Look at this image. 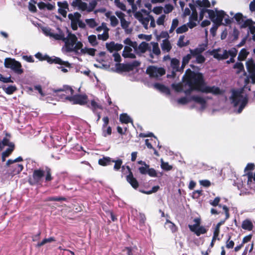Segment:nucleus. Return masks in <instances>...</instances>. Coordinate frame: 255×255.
<instances>
[{"label": "nucleus", "mask_w": 255, "mask_h": 255, "mask_svg": "<svg viewBox=\"0 0 255 255\" xmlns=\"http://www.w3.org/2000/svg\"><path fill=\"white\" fill-rule=\"evenodd\" d=\"M204 50V48L203 47L197 48L193 50L190 49V53L191 55L198 56L201 55V53H202Z\"/></svg>", "instance_id": "obj_45"}, {"label": "nucleus", "mask_w": 255, "mask_h": 255, "mask_svg": "<svg viewBox=\"0 0 255 255\" xmlns=\"http://www.w3.org/2000/svg\"><path fill=\"white\" fill-rule=\"evenodd\" d=\"M247 67L250 73L255 72V63L251 60L247 62Z\"/></svg>", "instance_id": "obj_42"}, {"label": "nucleus", "mask_w": 255, "mask_h": 255, "mask_svg": "<svg viewBox=\"0 0 255 255\" xmlns=\"http://www.w3.org/2000/svg\"><path fill=\"white\" fill-rule=\"evenodd\" d=\"M22 161H23L22 158L21 156H19L14 160L8 159L6 163V165L7 166H9L10 164H12L15 162H20Z\"/></svg>", "instance_id": "obj_58"}, {"label": "nucleus", "mask_w": 255, "mask_h": 255, "mask_svg": "<svg viewBox=\"0 0 255 255\" xmlns=\"http://www.w3.org/2000/svg\"><path fill=\"white\" fill-rule=\"evenodd\" d=\"M161 47L163 51L169 52L172 49V46L168 39H164L161 44Z\"/></svg>", "instance_id": "obj_25"}, {"label": "nucleus", "mask_w": 255, "mask_h": 255, "mask_svg": "<svg viewBox=\"0 0 255 255\" xmlns=\"http://www.w3.org/2000/svg\"><path fill=\"white\" fill-rule=\"evenodd\" d=\"M75 45V46L71 48L72 52L74 51L75 52H77L78 50L82 49V48L83 47V44L81 42H76Z\"/></svg>", "instance_id": "obj_57"}, {"label": "nucleus", "mask_w": 255, "mask_h": 255, "mask_svg": "<svg viewBox=\"0 0 255 255\" xmlns=\"http://www.w3.org/2000/svg\"><path fill=\"white\" fill-rule=\"evenodd\" d=\"M44 176V170L42 168L35 169L33 172V179L36 183H39Z\"/></svg>", "instance_id": "obj_17"}, {"label": "nucleus", "mask_w": 255, "mask_h": 255, "mask_svg": "<svg viewBox=\"0 0 255 255\" xmlns=\"http://www.w3.org/2000/svg\"><path fill=\"white\" fill-rule=\"evenodd\" d=\"M234 69H237L238 70L237 73L239 74L244 69V67L242 63L237 62L233 66Z\"/></svg>", "instance_id": "obj_56"}, {"label": "nucleus", "mask_w": 255, "mask_h": 255, "mask_svg": "<svg viewBox=\"0 0 255 255\" xmlns=\"http://www.w3.org/2000/svg\"><path fill=\"white\" fill-rule=\"evenodd\" d=\"M138 49L140 53H144L147 50H150L148 43L145 42H142L138 46Z\"/></svg>", "instance_id": "obj_30"}, {"label": "nucleus", "mask_w": 255, "mask_h": 255, "mask_svg": "<svg viewBox=\"0 0 255 255\" xmlns=\"http://www.w3.org/2000/svg\"><path fill=\"white\" fill-rule=\"evenodd\" d=\"M195 4L197 6L206 8L211 7L210 2L208 0H197L195 1Z\"/></svg>", "instance_id": "obj_28"}, {"label": "nucleus", "mask_w": 255, "mask_h": 255, "mask_svg": "<svg viewBox=\"0 0 255 255\" xmlns=\"http://www.w3.org/2000/svg\"><path fill=\"white\" fill-rule=\"evenodd\" d=\"M231 99V103L233 104L234 107H237L240 103V105L237 111L238 114H240L242 112L248 102V98L244 97L242 95V92L239 90H233Z\"/></svg>", "instance_id": "obj_3"}, {"label": "nucleus", "mask_w": 255, "mask_h": 255, "mask_svg": "<svg viewBox=\"0 0 255 255\" xmlns=\"http://www.w3.org/2000/svg\"><path fill=\"white\" fill-rule=\"evenodd\" d=\"M139 224L140 226H144L146 220L145 215L143 213H139Z\"/></svg>", "instance_id": "obj_63"}, {"label": "nucleus", "mask_w": 255, "mask_h": 255, "mask_svg": "<svg viewBox=\"0 0 255 255\" xmlns=\"http://www.w3.org/2000/svg\"><path fill=\"white\" fill-rule=\"evenodd\" d=\"M81 52L85 53L87 52L88 54L91 56H94L95 55L96 49L94 48H85L81 50Z\"/></svg>", "instance_id": "obj_54"}, {"label": "nucleus", "mask_w": 255, "mask_h": 255, "mask_svg": "<svg viewBox=\"0 0 255 255\" xmlns=\"http://www.w3.org/2000/svg\"><path fill=\"white\" fill-rule=\"evenodd\" d=\"M46 61L49 64H56L60 65H64L66 67L71 68V65L68 61H63L59 57L56 56L49 57L48 55L47 56Z\"/></svg>", "instance_id": "obj_10"}, {"label": "nucleus", "mask_w": 255, "mask_h": 255, "mask_svg": "<svg viewBox=\"0 0 255 255\" xmlns=\"http://www.w3.org/2000/svg\"><path fill=\"white\" fill-rule=\"evenodd\" d=\"M161 167L162 169L165 171H170L172 169V166L169 165L168 162H164L162 159H161Z\"/></svg>", "instance_id": "obj_48"}, {"label": "nucleus", "mask_w": 255, "mask_h": 255, "mask_svg": "<svg viewBox=\"0 0 255 255\" xmlns=\"http://www.w3.org/2000/svg\"><path fill=\"white\" fill-rule=\"evenodd\" d=\"M4 66L7 68L11 69L14 73L21 74L23 73L21 63L14 59L6 58L4 60Z\"/></svg>", "instance_id": "obj_5"}, {"label": "nucleus", "mask_w": 255, "mask_h": 255, "mask_svg": "<svg viewBox=\"0 0 255 255\" xmlns=\"http://www.w3.org/2000/svg\"><path fill=\"white\" fill-rule=\"evenodd\" d=\"M34 89L36 93L40 95L39 99L41 100H44V98L46 96V94L43 90L41 86L40 85H35L34 86Z\"/></svg>", "instance_id": "obj_29"}, {"label": "nucleus", "mask_w": 255, "mask_h": 255, "mask_svg": "<svg viewBox=\"0 0 255 255\" xmlns=\"http://www.w3.org/2000/svg\"><path fill=\"white\" fill-rule=\"evenodd\" d=\"M127 168L128 170L129 173L126 176V180L128 183L132 186L134 189H136L139 187V183L136 179L133 177L132 172L131 171L130 167L128 166Z\"/></svg>", "instance_id": "obj_13"}, {"label": "nucleus", "mask_w": 255, "mask_h": 255, "mask_svg": "<svg viewBox=\"0 0 255 255\" xmlns=\"http://www.w3.org/2000/svg\"><path fill=\"white\" fill-rule=\"evenodd\" d=\"M253 23V21L251 19H248L246 20H244V21L241 24V28H246L247 26L250 27L251 25H252Z\"/></svg>", "instance_id": "obj_60"}, {"label": "nucleus", "mask_w": 255, "mask_h": 255, "mask_svg": "<svg viewBox=\"0 0 255 255\" xmlns=\"http://www.w3.org/2000/svg\"><path fill=\"white\" fill-rule=\"evenodd\" d=\"M116 5L123 11L126 10V6L124 3L121 2L120 0H115Z\"/></svg>", "instance_id": "obj_59"}, {"label": "nucleus", "mask_w": 255, "mask_h": 255, "mask_svg": "<svg viewBox=\"0 0 255 255\" xmlns=\"http://www.w3.org/2000/svg\"><path fill=\"white\" fill-rule=\"evenodd\" d=\"M97 4V2H96V0H92L90 3H89V7L87 6V11L88 12H92L94 10L95 8L96 7V5Z\"/></svg>", "instance_id": "obj_55"}, {"label": "nucleus", "mask_w": 255, "mask_h": 255, "mask_svg": "<svg viewBox=\"0 0 255 255\" xmlns=\"http://www.w3.org/2000/svg\"><path fill=\"white\" fill-rule=\"evenodd\" d=\"M93 111V112L96 113V111L97 109L103 110V107L102 105L99 104L94 100H93L91 102V106H89Z\"/></svg>", "instance_id": "obj_34"}, {"label": "nucleus", "mask_w": 255, "mask_h": 255, "mask_svg": "<svg viewBox=\"0 0 255 255\" xmlns=\"http://www.w3.org/2000/svg\"><path fill=\"white\" fill-rule=\"evenodd\" d=\"M54 241H55V239L54 237H50L49 238H45L41 242L38 243L36 245V247H40L47 243H51L52 242H54Z\"/></svg>", "instance_id": "obj_39"}, {"label": "nucleus", "mask_w": 255, "mask_h": 255, "mask_svg": "<svg viewBox=\"0 0 255 255\" xmlns=\"http://www.w3.org/2000/svg\"><path fill=\"white\" fill-rule=\"evenodd\" d=\"M188 30V28L187 25L183 24L182 26L178 27L176 29V32L177 34H181L187 32Z\"/></svg>", "instance_id": "obj_51"}, {"label": "nucleus", "mask_w": 255, "mask_h": 255, "mask_svg": "<svg viewBox=\"0 0 255 255\" xmlns=\"http://www.w3.org/2000/svg\"><path fill=\"white\" fill-rule=\"evenodd\" d=\"M184 38L185 36L183 35L180 36L177 43V45H178V47L182 48L189 44V40H188L186 41V42L184 41Z\"/></svg>", "instance_id": "obj_33"}, {"label": "nucleus", "mask_w": 255, "mask_h": 255, "mask_svg": "<svg viewBox=\"0 0 255 255\" xmlns=\"http://www.w3.org/2000/svg\"><path fill=\"white\" fill-rule=\"evenodd\" d=\"M85 21L90 28H93L97 26L98 25L95 20L93 18L86 19Z\"/></svg>", "instance_id": "obj_52"}, {"label": "nucleus", "mask_w": 255, "mask_h": 255, "mask_svg": "<svg viewBox=\"0 0 255 255\" xmlns=\"http://www.w3.org/2000/svg\"><path fill=\"white\" fill-rule=\"evenodd\" d=\"M57 30L58 31V33H54L52 32V30L49 28H45L43 29L44 33L47 36H49L50 37L53 38L55 40H60V39H62L63 38V35L60 34V31H61V29L58 27Z\"/></svg>", "instance_id": "obj_14"}, {"label": "nucleus", "mask_w": 255, "mask_h": 255, "mask_svg": "<svg viewBox=\"0 0 255 255\" xmlns=\"http://www.w3.org/2000/svg\"><path fill=\"white\" fill-rule=\"evenodd\" d=\"M15 148L14 144H11L10 147H8L2 153L4 154V156L8 157L11 153L13 152Z\"/></svg>", "instance_id": "obj_44"}, {"label": "nucleus", "mask_w": 255, "mask_h": 255, "mask_svg": "<svg viewBox=\"0 0 255 255\" xmlns=\"http://www.w3.org/2000/svg\"><path fill=\"white\" fill-rule=\"evenodd\" d=\"M235 19L237 21V23L241 25L244 21V16L242 13H237L234 16Z\"/></svg>", "instance_id": "obj_50"}, {"label": "nucleus", "mask_w": 255, "mask_h": 255, "mask_svg": "<svg viewBox=\"0 0 255 255\" xmlns=\"http://www.w3.org/2000/svg\"><path fill=\"white\" fill-rule=\"evenodd\" d=\"M71 5L74 7H77L82 11H87V3L82 0H74L71 3Z\"/></svg>", "instance_id": "obj_16"}, {"label": "nucleus", "mask_w": 255, "mask_h": 255, "mask_svg": "<svg viewBox=\"0 0 255 255\" xmlns=\"http://www.w3.org/2000/svg\"><path fill=\"white\" fill-rule=\"evenodd\" d=\"M2 89L4 91V92L8 95L12 94L17 90L16 86L12 85L9 86L7 87L3 86L2 87Z\"/></svg>", "instance_id": "obj_38"}, {"label": "nucleus", "mask_w": 255, "mask_h": 255, "mask_svg": "<svg viewBox=\"0 0 255 255\" xmlns=\"http://www.w3.org/2000/svg\"><path fill=\"white\" fill-rule=\"evenodd\" d=\"M120 121L123 124H128L132 122V120L128 115L127 114L124 113L121 114L120 116Z\"/></svg>", "instance_id": "obj_31"}, {"label": "nucleus", "mask_w": 255, "mask_h": 255, "mask_svg": "<svg viewBox=\"0 0 255 255\" xmlns=\"http://www.w3.org/2000/svg\"><path fill=\"white\" fill-rule=\"evenodd\" d=\"M5 135L6 136L0 141V150H2L5 146L10 147L11 144H14L13 142H10L9 138L11 137L10 134L6 132Z\"/></svg>", "instance_id": "obj_18"}, {"label": "nucleus", "mask_w": 255, "mask_h": 255, "mask_svg": "<svg viewBox=\"0 0 255 255\" xmlns=\"http://www.w3.org/2000/svg\"><path fill=\"white\" fill-rule=\"evenodd\" d=\"M52 91L56 95L59 96L61 99L67 100L74 105H85L88 102V98L87 95H73L74 90L68 85H64L61 88L54 89Z\"/></svg>", "instance_id": "obj_1"}, {"label": "nucleus", "mask_w": 255, "mask_h": 255, "mask_svg": "<svg viewBox=\"0 0 255 255\" xmlns=\"http://www.w3.org/2000/svg\"><path fill=\"white\" fill-rule=\"evenodd\" d=\"M254 226L252 222L248 219L243 221L242 224V228L246 230L252 231L253 229Z\"/></svg>", "instance_id": "obj_26"}, {"label": "nucleus", "mask_w": 255, "mask_h": 255, "mask_svg": "<svg viewBox=\"0 0 255 255\" xmlns=\"http://www.w3.org/2000/svg\"><path fill=\"white\" fill-rule=\"evenodd\" d=\"M98 164L103 166H106L112 164V158L108 156H104L98 160Z\"/></svg>", "instance_id": "obj_23"}, {"label": "nucleus", "mask_w": 255, "mask_h": 255, "mask_svg": "<svg viewBox=\"0 0 255 255\" xmlns=\"http://www.w3.org/2000/svg\"><path fill=\"white\" fill-rule=\"evenodd\" d=\"M45 173L46 174L45 181H51L53 179V177H52L51 169L48 167H45L44 169V174Z\"/></svg>", "instance_id": "obj_36"}, {"label": "nucleus", "mask_w": 255, "mask_h": 255, "mask_svg": "<svg viewBox=\"0 0 255 255\" xmlns=\"http://www.w3.org/2000/svg\"><path fill=\"white\" fill-rule=\"evenodd\" d=\"M194 232L196 236H199L201 234H204L207 233V230L203 226H199L194 229V231H191Z\"/></svg>", "instance_id": "obj_32"}, {"label": "nucleus", "mask_w": 255, "mask_h": 255, "mask_svg": "<svg viewBox=\"0 0 255 255\" xmlns=\"http://www.w3.org/2000/svg\"><path fill=\"white\" fill-rule=\"evenodd\" d=\"M249 53V52H248L245 48H243L242 49H241L239 54L238 59L239 61L245 60L246 59Z\"/></svg>", "instance_id": "obj_35"}, {"label": "nucleus", "mask_w": 255, "mask_h": 255, "mask_svg": "<svg viewBox=\"0 0 255 255\" xmlns=\"http://www.w3.org/2000/svg\"><path fill=\"white\" fill-rule=\"evenodd\" d=\"M102 120L104 123L102 128V135L104 137H106L112 134V128L110 126L107 127L109 124V118L108 117H104Z\"/></svg>", "instance_id": "obj_12"}, {"label": "nucleus", "mask_w": 255, "mask_h": 255, "mask_svg": "<svg viewBox=\"0 0 255 255\" xmlns=\"http://www.w3.org/2000/svg\"><path fill=\"white\" fill-rule=\"evenodd\" d=\"M88 40L90 43L93 46H95L98 44L97 38L95 35H91L88 36Z\"/></svg>", "instance_id": "obj_53"}, {"label": "nucleus", "mask_w": 255, "mask_h": 255, "mask_svg": "<svg viewBox=\"0 0 255 255\" xmlns=\"http://www.w3.org/2000/svg\"><path fill=\"white\" fill-rule=\"evenodd\" d=\"M140 62L135 60L131 63H117L116 64V72L121 73L123 72H130L132 71L134 68L139 66Z\"/></svg>", "instance_id": "obj_6"}, {"label": "nucleus", "mask_w": 255, "mask_h": 255, "mask_svg": "<svg viewBox=\"0 0 255 255\" xmlns=\"http://www.w3.org/2000/svg\"><path fill=\"white\" fill-rule=\"evenodd\" d=\"M110 19L111 21V24L113 27H116L119 24V21L115 16H111Z\"/></svg>", "instance_id": "obj_64"}, {"label": "nucleus", "mask_w": 255, "mask_h": 255, "mask_svg": "<svg viewBox=\"0 0 255 255\" xmlns=\"http://www.w3.org/2000/svg\"><path fill=\"white\" fill-rule=\"evenodd\" d=\"M216 12L214 11V15L213 18H210L211 20L215 23L217 26H220L222 24V21L226 14L222 10H218L215 9Z\"/></svg>", "instance_id": "obj_8"}, {"label": "nucleus", "mask_w": 255, "mask_h": 255, "mask_svg": "<svg viewBox=\"0 0 255 255\" xmlns=\"http://www.w3.org/2000/svg\"><path fill=\"white\" fill-rule=\"evenodd\" d=\"M170 66L173 69L172 75H175V72L179 70L180 61L176 58H173L171 59Z\"/></svg>", "instance_id": "obj_19"}, {"label": "nucleus", "mask_w": 255, "mask_h": 255, "mask_svg": "<svg viewBox=\"0 0 255 255\" xmlns=\"http://www.w3.org/2000/svg\"><path fill=\"white\" fill-rule=\"evenodd\" d=\"M146 73L151 77H158L157 73V67L155 66H149L146 69Z\"/></svg>", "instance_id": "obj_27"}, {"label": "nucleus", "mask_w": 255, "mask_h": 255, "mask_svg": "<svg viewBox=\"0 0 255 255\" xmlns=\"http://www.w3.org/2000/svg\"><path fill=\"white\" fill-rule=\"evenodd\" d=\"M200 92L204 93H212L215 95H219L222 94V92L219 87L215 86H207L206 84L203 86Z\"/></svg>", "instance_id": "obj_11"}, {"label": "nucleus", "mask_w": 255, "mask_h": 255, "mask_svg": "<svg viewBox=\"0 0 255 255\" xmlns=\"http://www.w3.org/2000/svg\"><path fill=\"white\" fill-rule=\"evenodd\" d=\"M189 6L192 11L190 17V20L196 21L198 19V13L196 9L195 5L194 3H190Z\"/></svg>", "instance_id": "obj_24"}, {"label": "nucleus", "mask_w": 255, "mask_h": 255, "mask_svg": "<svg viewBox=\"0 0 255 255\" xmlns=\"http://www.w3.org/2000/svg\"><path fill=\"white\" fill-rule=\"evenodd\" d=\"M207 12L208 13L209 17L213 18L214 14V10L212 9H209L206 8H202L201 9L199 14V19L202 20L204 16V14Z\"/></svg>", "instance_id": "obj_22"}, {"label": "nucleus", "mask_w": 255, "mask_h": 255, "mask_svg": "<svg viewBox=\"0 0 255 255\" xmlns=\"http://www.w3.org/2000/svg\"><path fill=\"white\" fill-rule=\"evenodd\" d=\"M172 87L177 92H183L184 86L181 83L172 84Z\"/></svg>", "instance_id": "obj_49"}, {"label": "nucleus", "mask_w": 255, "mask_h": 255, "mask_svg": "<svg viewBox=\"0 0 255 255\" xmlns=\"http://www.w3.org/2000/svg\"><path fill=\"white\" fill-rule=\"evenodd\" d=\"M152 45V52L153 54L156 55V56H159L161 54V51L160 48L159 47V45L158 43L157 42H152L151 43Z\"/></svg>", "instance_id": "obj_40"}, {"label": "nucleus", "mask_w": 255, "mask_h": 255, "mask_svg": "<svg viewBox=\"0 0 255 255\" xmlns=\"http://www.w3.org/2000/svg\"><path fill=\"white\" fill-rule=\"evenodd\" d=\"M106 46L108 50L110 52H113L114 51H119L123 47L122 44L115 43L114 41L107 43Z\"/></svg>", "instance_id": "obj_15"}, {"label": "nucleus", "mask_w": 255, "mask_h": 255, "mask_svg": "<svg viewBox=\"0 0 255 255\" xmlns=\"http://www.w3.org/2000/svg\"><path fill=\"white\" fill-rule=\"evenodd\" d=\"M112 162L115 163V165L114 166V170L118 171L121 168L122 164L123 163V161L122 159H118L117 160H115L112 159Z\"/></svg>", "instance_id": "obj_46"}, {"label": "nucleus", "mask_w": 255, "mask_h": 255, "mask_svg": "<svg viewBox=\"0 0 255 255\" xmlns=\"http://www.w3.org/2000/svg\"><path fill=\"white\" fill-rule=\"evenodd\" d=\"M190 100L200 104L203 109H204L206 107V101L201 97L193 95L190 97Z\"/></svg>", "instance_id": "obj_20"}, {"label": "nucleus", "mask_w": 255, "mask_h": 255, "mask_svg": "<svg viewBox=\"0 0 255 255\" xmlns=\"http://www.w3.org/2000/svg\"><path fill=\"white\" fill-rule=\"evenodd\" d=\"M68 17L71 20V28L73 30H77L78 29V23L81 17V14L78 12H75L74 14L69 13Z\"/></svg>", "instance_id": "obj_9"}, {"label": "nucleus", "mask_w": 255, "mask_h": 255, "mask_svg": "<svg viewBox=\"0 0 255 255\" xmlns=\"http://www.w3.org/2000/svg\"><path fill=\"white\" fill-rule=\"evenodd\" d=\"M246 176L248 177V184H251L253 181L255 184V173H253L252 171H249L246 173Z\"/></svg>", "instance_id": "obj_37"}, {"label": "nucleus", "mask_w": 255, "mask_h": 255, "mask_svg": "<svg viewBox=\"0 0 255 255\" xmlns=\"http://www.w3.org/2000/svg\"><path fill=\"white\" fill-rule=\"evenodd\" d=\"M67 32L68 33V34L67 36L65 37V34L62 30L60 31V34L63 35V38L60 39L59 40H62L65 42V48L67 52H72L71 48L75 45L76 42L77 41V37L74 34L70 32L68 29H67Z\"/></svg>", "instance_id": "obj_4"}, {"label": "nucleus", "mask_w": 255, "mask_h": 255, "mask_svg": "<svg viewBox=\"0 0 255 255\" xmlns=\"http://www.w3.org/2000/svg\"><path fill=\"white\" fill-rule=\"evenodd\" d=\"M154 87L155 89L158 90L163 93H165L167 95H170V90L169 88L162 84L158 83H155Z\"/></svg>", "instance_id": "obj_21"}, {"label": "nucleus", "mask_w": 255, "mask_h": 255, "mask_svg": "<svg viewBox=\"0 0 255 255\" xmlns=\"http://www.w3.org/2000/svg\"><path fill=\"white\" fill-rule=\"evenodd\" d=\"M220 50V48L217 49H213L212 51H210V54L211 55H213V57L218 60H221V55L222 54H219L218 51Z\"/></svg>", "instance_id": "obj_47"}, {"label": "nucleus", "mask_w": 255, "mask_h": 255, "mask_svg": "<svg viewBox=\"0 0 255 255\" xmlns=\"http://www.w3.org/2000/svg\"><path fill=\"white\" fill-rule=\"evenodd\" d=\"M183 83L187 86H191L195 88V90L201 91L203 86L205 85V81L202 73L195 72L190 69L186 70L185 73L183 76Z\"/></svg>", "instance_id": "obj_2"}, {"label": "nucleus", "mask_w": 255, "mask_h": 255, "mask_svg": "<svg viewBox=\"0 0 255 255\" xmlns=\"http://www.w3.org/2000/svg\"><path fill=\"white\" fill-rule=\"evenodd\" d=\"M194 222L195 223L194 225H189L188 227L190 231H194V229L200 226L201 224V219L199 218H196L194 219Z\"/></svg>", "instance_id": "obj_43"}, {"label": "nucleus", "mask_w": 255, "mask_h": 255, "mask_svg": "<svg viewBox=\"0 0 255 255\" xmlns=\"http://www.w3.org/2000/svg\"><path fill=\"white\" fill-rule=\"evenodd\" d=\"M109 29L105 26V30L102 34H98V38L100 40H103L104 41L107 40L109 38Z\"/></svg>", "instance_id": "obj_41"}, {"label": "nucleus", "mask_w": 255, "mask_h": 255, "mask_svg": "<svg viewBox=\"0 0 255 255\" xmlns=\"http://www.w3.org/2000/svg\"><path fill=\"white\" fill-rule=\"evenodd\" d=\"M57 5L59 7V8L62 9H69V5L67 1L65 0L62 2L58 1L57 2Z\"/></svg>", "instance_id": "obj_61"}, {"label": "nucleus", "mask_w": 255, "mask_h": 255, "mask_svg": "<svg viewBox=\"0 0 255 255\" xmlns=\"http://www.w3.org/2000/svg\"><path fill=\"white\" fill-rule=\"evenodd\" d=\"M23 169V166L21 164H16L9 166V168L4 174L2 180L4 178L8 179L9 178L13 177L14 175L19 174Z\"/></svg>", "instance_id": "obj_7"}, {"label": "nucleus", "mask_w": 255, "mask_h": 255, "mask_svg": "<svg viewBox=\"0 0 255 255\" xmlns=\"http://www.w3.org/2000/svg\"><path fill=\"white\" fill-rule=\"evenodd\" d=\"M221 200V198L219 197H216L214 200H210L209 201V203L210 205L214 207H216L217 206H219V207H221V205H219V203Z\"/></svg>", "instance_id": "obj_62"}]
</instances>
